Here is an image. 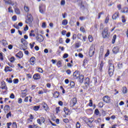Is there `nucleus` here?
<instances>
[{"mask_svg": "<svg viewBox=\"0 0 128 128\" xmlns=\"http://www.w3.org/2000/svg\"><path fill=\"white\" fill-rule=\"evenodd\" d=\"M117 18H118V12H116L112 16V20H116Z\"/></svg>", "mask_w": 128, "mask_h": 128, "instance_id": "obj_20", "label": "nucleus"}, {"mask_svg": "<svg viewBox=\"0 0 128 128\" xmlns=\"http://www.w3.org/2000/svg\"><path fill=\"white\" fill-rule=\"evenodd\" d=\"M73 2L74 4H78V6L80 8H84V1L82 0H74Z\"/></svg>", "mask_w": 128, "mask_h": 128, "instance_id": "obj_2", "label": "nucleus"}, {"mask_svg": "<svg viewBox=\"0 0 128 128\" xmlns=\"http://www.w3.org/2000/svg\"><path fill=\"white\" fill-rule=\"evenodd\" d=\"M99 112H100V111H98V109H96L94 110V114H96V116H98Z\"/></svg>", "mask_w": 128, "mask_h": 128, "instance_id": "obj_47", "label": "nucleus"}, {"mask_svg": "<svg viewBox=\"0 0 128 128\" xmlns=\"http://www.w3.org/2000/svg\"><path fill=\"white\" fill-rule=\"evenodd\" d=\"M4 2L5 4H12V6H15V8H16V6H18V2H14L12 0H4Z\"/></svg>", "mask_w": 128, "mask_h": 128, "instance_id": "obj_4", "label": "nucleus"}, {"mask_svg": "<svg viewBox=\"0 0 128 128\" xmlns=\"http://www.w3.org/2000/svg\"><path fill=\"white\" fill-rule=\"evenodd\" d=\"M33 78L35 80H40V75L38 74H36L33 76Z\"/></svg>", "mask_w": 128, "mask_h": 128, "instance_id": "obj_17", "label": "nucleus"}, {"mask_svg": "<svg viewBox=\"0 0 128 128\" xmlns=\"http://www.w3.org/2000/svg\"><path fill=\"white\" fill-rule=\"evenodd\" d=\"M70 86L71 88H74V82H71L70 83Z\"/></svg>", "mask_w": 128, "mask_h": 128, "instance_id": "obj_45", "label": "nucleus"}, {"mask_svg": "<svg viewBox=\"0 0 128 128\" xmlns=\"http://www.w3.org/2000/svg\"><path fill=\"white\" fill-rule=\"evenodd\" d=\"M12 128H16V122H13L12 124Z\"/></svg>", "mask_w": 128, "mask_h": 128, "instance_id": "obj_44", "label": "nucleus"}, {"mask_svg": "<svg viewBox=\"0 0 128 128\" xmlns=\"http://www.w3.org/2000/svg\"><path fill=\"white\" fill-rule=\"evenodd\" d=\"M2 44H3V46H8V42L5 40H2Z\"/></svg>", "mask_w": 128, "mask_h": 128, "instance_id": "obj_28", "label": "nucleus"}, {"mask_svg": "<svg viewBox=\"0 0 128 128\" xmlns=\"http://www.w3.org/2000/svg\"><path fill=\"white\" fill-rule=\"evenodd\" d=\"M24 102H28V96H26L24 100Z\"/></svg>", "mask_w": 128, "mask_h": 128, "instance_id": "obj_59", "label": "nucleus"}, {"mask_svg": "<svg viewBox=\"0 0 128 128\" xmlns=\"http://www.w3.org/2000/svg\"><path fill=\"white\" fill-rule=\"evenodd\" d=\"M88 106H92V100H90V102L88 104Z\"/></svg>", "mask_w": 128, "mask_h": 128, "instance_id": "obj_52", "label": "nucleus"}, {"mask_svg": "<svg viewBox=\"0 0 128 128\" xmlns=\"http://www.w3.org/2000/svg\"><path fill=\"white\" fill-rule=\"evenodd\" d=\"M84 84L86 86H88L90 84V78H86Z\"/></svg>", "mask_w": 128, "mask_h": 128, "instance_id": "obj_24", "label": "nucleus"}, {"mask_svg": "<svg viewBox=\"0 0 128 128\" xmlns=\"http://www.w3.org/2000/svg\"><path fill=\"white\" fill-rule=\"evenodd\" d=\"M77 102H78V100H76V98H72L70 101V106H72V108L73 106H76V104Z\"/></svg>", "mask_w": 128, "mask_h": 128, "instance_id": "obj_6", "label": "nucleus"}, {"mask_svg": "<svg viewBox=\"0 0 128 128\" xmlns=\"http://www.w3.org/2000/svg\"><path fill=\"white\" fill-rule=\"evenodd\" d=\"M40 106H34L33 110H34L37 112V110H40Z\"/></svg>", "mask_w": 128, "mask_h": 128, "instance_id": "obj_27", "label": "nucleus"}, {"mask_svg": "<svg viewBox=\"0 0 128 128\" xmlns=\"http://www.w3.org/2000/svg\"><path fill=\"white\" fill-rule=\"evenodd\" d=\"M84 75H80L79 76V82H80V84H82L84 82Z\"/></svg>", "mask_w": 128, "mask_h": 128, "instance_id": "obj_23", "label": "nucleus"}, {"mask_svg": "<svg viewBox=\"0 0 128 128\" xmlns=\"http://www.w3.org/2000/svg\"><path fill=\"white\" fill-rule=\"evenodd\" d=\"M58 112H60V107L56 108V113L58 114Z\"/></svg>", "mask_w": 128, "mask_h": 128, "instance_id": "obj_62", "label": "nucleus"}, {"mask_svg": "<svg viewBox=\"0 0 128 128\" xmlns=\"http://www.w3.org/2000/svg\"><path fill=\"white\" fill-rule=\"evenodd\" d=\"M68 54H64V56H63L64 58H68Z\"/></svg>", "mask_w": 128, "mask_h": 128, "instance_id": "obj_51", "label": "nucleus"}, {"mask_svg": "<svg viewBox=\"0 0 128 128\" xmlns=\"http://www.w3.org/2000/svg\"><path fill=\"white\" fill-rule=\"evenodd\" d=\"M36 40L39 42H44V36H42V34L38 35L36 38Z\"/></svg>", "mask_w": 128, "mask_h": 128, "instance_id": "obj_11", "label": "nucleus"}, {"mask_svg": "<svg viewBox=\"0 0 128 128\" xmlns=\"http://www.w3.org/2000/svg\"><path fill=\"white\" fill-rule=\"evenodd\" d=\"M10 98H14V94H11L10 96Z\"/></svg>", "mask_w": 128, "mask_h": 128, "instance_id": "obj_61", "label": "nucleus"}, {"mask_svg": "<svg viewBox=\"0 0 128 128\" xmlns=\"http://www.w3.org/2000/svg\"><path fill=\"white\" fill-rule=\"evenodd\" d=\"M4 72H12V68L8 66L6 67H5Z\"/></svg>", "mask_w": 128, "mask_h": 128, "instance_id": "obj_22", "label": "nucleus"}, {"mask_svg": "<svg viewBox=\"0 0 128 128\" xmlns=\"http://www.w3.org/2000/svg\"><path fill=\"white\" fill-rule=\"evenodd\" d=\"M104 66V62H102L100 66V70H102V68Z\"/></svg>", "mask_w": 128, "mask_h": 128, "instance_id": "obj_37", "label": "nucleus"}, {"mask_svg": "<svg viewBox=\"0 0 128 128\" xmlns=\"http://www.w3.org/2000/svg\"><path fill=\"white\" fill-rule=\"evenodd\" d=\"M116 35L114 34L113 36V38L112 40V44H114L115 42H116Z\"/></svg>", "mask_w": 128, "mask_h": 128, "instance_id": "obj_32", "label": "nucleus"}, {"mask_svg": "<svg viewBox=\"0 0 128 128\" xmlns=\"http://www.w3.org/2000/svg\"><path fill=\"white\" fill-rule=\"evenodd\" d=\"M94 119L92 118H91L88 120L87 124L90 128H92V122H94Z\"/></svg>", "mask_w": 128, "mask_h": 128, "instance_id": "obj_8", "label": "nucleus"}, {"mask_svg": "<svg viewBox=\"0 0 128 128\" xmlns=\"http://www.w3.org/2000/svg\"><path fill=\"white\" fill-rule=\"evenodd\" d=\"M18 104H22V98H19L18 99Z\"/></svg>", "mask_w": 128, "mask_h": 128, "instance_id": "obj_58", "label": "nucleus"}, {"mask_svg": "<svg viewBox=\"0 0 128 128\" xmlns=\"http://www.w3.org/2000/svg\"><path fill=\"white\" fill-rule=\"evenodd\" d=\"M122 22H126V18H124V16H122Z\"/></svg>", "mask_w": 128, "mask_h": 128, "instance_id": "obj_64", "label": "nucleus"}, {"mask_svg": "<svg viewBox=\"0 0 128 128\" xmlns=\"http://www.w3.org/2000/svg\"><path fill=\"white\" fill-rule=\"evenodd\" d=\"M66 72L68 74H72V71L70 70H66Z\"/></svg>", "mask_w": 128, "mask_h": 128, "instance_id": "obj_57", "label": "nucleus"}, {"mask_svg": "<svg viewBox=\"0 0 128 128\" xmlns=\"http://www.w3.org/2000/svg\"><path fill=\"white\" fill-rule=\"evenodd\" d=\"M12 20H14V22H16V16H14L12 17Z\"/></svg>", "mask_w": 128, "mask_h": 128, "instance_id": "obj_54", "label": "nucleus"}, {"mask_svg": "<svg viewBox=\"0 0 128 128\" xmlns=\"http://www.w3.org/2000/svg\"><path fill=\"white\" fill-rule=\"evenodd\" d=\"M58 96H60V93L58 92H54V94H53V96L55 98H58Z\"/></svg>", "mask_w": 128, "mask_h": 128, "instance_id": "obj_25", "label": "nucleus"}, {"mask_svg": "<svg viewBox=\"0 0 128 128\" xmlns=\"http://www.w3.org/2000/svg\"><path fill=\"white\" fill-rule=\"evenodd\" d=\"M24 30L26 32V30H28V25L26 26V27L24 28Z\"/></svg>", "mask_w": 128, "mask_h": 128, "instance_id": "obj_56", "label": "nucleus"}, {"mask_svg": "<svg viewBox=\"0 0 128 128\" xmlns=\"http://www.w3.org/2000/svg\"><path fill=\"white\" fill-rule=\"evenodd\" d=\"M27 90H28L26 89H25L24 90L22 91V95H21L22 98H24V96H26Z\"/></svg>", "mask_w": 128, "mask_h": 128, "instance_id": "obj_21", "label": "nucleus"}, {"mask_svg": "<svg viewBox=\"0 0 128 128\" xmlns=\"http://www.w3.org/2000/svg\"><path fill=\"white\" fill-rule=\"evenodd\" d=\"M41 106H42V108H44V110H48V104H46V102H42L41 104Z\"/></svg>", "mask_w": 128, "mask_h": 128, "instance_id": "obj_15", "label": "nucleus"}, {"mask_svg": "<svg viewBox=\"0 0 128 128\" xmlns=\"http://www.w3.org/2000/svg\"><path fill=\"white\" fill-rule=\"evenodd\" d=\"M80 32H85L86 30H84V26H81L80 28Z\"/></svg>", "mask_w": 128, "mask_h": 128, "instance_id": "obj_46", "label": "nucleus"}, {"mask_svg": "<svg viewBox=\"0 0 128 128\" xmlns=\"http://www.w3.org/2000/svg\"><path fill=\"white\" fill-rule=\"evenodd\" d=\"M40 121H41V123H44V122H46V119H44V117H42L40 119Z\"/></svg>", "mask_w": 128, "mask_h": 128, "instance_id": "obj_49", "label": "nucleus"}, {"mask_svg": "<svg viewBox=\"0 0 128 128\" xmlns=\"http://www.w3.org/2000/svg\"><path fill=\"white\" fill-rule=\"evenodd\" d=\"M16 56L18 58H22L24 56V54H22V52L21 51H20L18 53H17L16 54Z\"/></svg>", "mask_w": 128, "mask_h": 128, "instance_id": "obj_16", "label": "nucleus"}, {"mask_svg": "<svg viewBox=\"0 0 128 128\" xmlns=\"http://www.w3.org/2000/svg\"><path fill=\"white\" fill-rule=\"evenodd\" d=\"M34 44H36V43L34 42H32V44H30V48H33L34 46Z\"/></svg>", "mask_w": 128, "mask_h": 128, "instance_id": "obj_48", "label": "nucleus"}, {"mask_svg": "<svg viewBox=\"0 0 128 128\" xmlns=\"http://www.w3.org/2000/svg\"><path fill=\"white\" fill-rule=\"evenodd\" d=\"M10 110V106L8 105H6L4 107V111H8Z\"/></svg>", "mask_w": 128, "mask_h": 128, "instance_id": "obj_26", "label": "nucleus"}, {"mask_svg": "<svg viewBox=\"0 0 128 128\" xmlns=\"http://www.w3.org/2000/svg\"><path fill=\"white\" fill-rule=\"evenodd\" d=\"M107 68L110 76H112L114 74V66L112 64H109Z\"/></svg>", "mask_w": 128, "mask_h": 128, "instance_id": "obj_1", "label": "nucleus"}, {"mask_svg": "<svg viewBox=\"0 0 128 128\" xmlns=\"http://www.w3.org/2000/svg\"><path fill=\"white\" fill-rule=\"evenodd\" d=\"M0 60H4V56H2V52L0 53Z\"/></svg>", "mask_w": 128, "mask_h": 128, "instance_id": "obj_53", "label": "nucleus"}, {"mask_svg": "<svg viewBox=\"0 0 128 128\" xmlns=\"http://www.w3.org/2000/svg\"><path fill=\"white\" fill-rule=\"evenodd\" d=\"M37 122L38 124H42V122L40 121V119L37 120Z\"/></svg>", "mask_w": 128, "mask_h": 128, "instance_id": "obj_63", "label": "nucleus"}, {"mask_svg": "<svg viewBox=\"0 0 128 128\" xmlns=\"http://www.w3.org/2000/svg\"><path fill=\"white\" fill-rule=\"evenodd\" d=\"M15 60L16 59H14V57L12 56L10 59V62H14Z\"/></svg>", "mask_w": 128, "mask_h": 128, "instance_id": "obj_43", "label": "nucleus"}, {"mask_svg": "<svg viewBox=\"0 0 128 128\" xmlns=\"http://www.w3.org/2000/svg\"><path fill=\"white\" fill-rule=\"evenodd\" d=\"M38 72H40V74H42L44 70H42V68H38Z\"/></svg>", "mask_w": 128, "mask_h": 128, "instance_id": "obj_40", "label": "nucleus"}, {"mask_svg": "<svg viewBox=\"0 0 128 128\" xmlns=\"http://www.w3.org/2000/svg\"><path fill=\"white\" fill-rule=\"evenodd\" d=\"M63 121L65 122V124H68V122L69 120L68 118L64 119Z\"/></svg>", "mask_w": 128, "mask_h": 128, "instance_id": "obj_55", "label": "nucleus"}, {"mask_svg": "<svg viewBox=\"0 0 128 128\" xmlns=\"http://www.w3.org/2000/svg\"><path fill=\"white\" fill-rule=\"evenodd\" d=\"M61 6H64L66 4V0H62L60 2Z\"/></svg>", "mask_w": 128, "mask_h": 128, "instance_id": "obj_50", "label": "nucleus"}, {"mask_svg": "<svg viewBox=\"0 0 128 128\" xmlns=\"http://www.w3.org/2000/svg\"><path fill=\"white\" fill-rule=\"evenodd\" d=\"M102 100L104 102H106V104H109L110 102V98L107 96L103 97Z\"/></svg>", "mask_w": 128, "mask_h": 128, "instance_id": "obj_10", "label": "nucleus"}, {"mask_svg": "<svg viewBox=\"0 0 128 128\" xmlns=\"http://www.w3.org/2000/svg\"><path fill=\"white\" fill-rule=\"evenodd\" d=\"M102 34L104 38H108L110 36V34H108V28L106 27L104 28Z\"/></svg>", "mask_w": 128, "mask_h": 128, "instance_id": "obj_3", "label": "nucleus"}, {"mask_svg": "<svg viewBox=\"0 0 128 128\" xmlns=\"http://www.w3.org/2000/svg\"><path fill=\"white\" fill-rule=\"evenodd\" d=\"M76 128H80V124L78 122L76 124Z\"/></svg>", "mask_w": 128, "mask_h": 128, "instance_id": "obj_41", "label": "nucleus"}, {"mask_svg": "<svg viewBox=\"0 0 128 128\" xmlns=\"http://www.w3.org/2000/svg\"><path fill=\"white\" fill-rule=\"evenodd\" d=\"M24 10L26 12H30V8L26 6H24Z\"/></svg>", "mask_w": 128, "mask_h": 128, "instance_id": "obj_29", "label": "nucleus"}, {"mask_svg": "<svg viewBox=\"0 0 128 128\" xmlns=\"http://www.w3.org/2000/svg\"><path fill=\"white\" fill-rule=\"evenodd\" d=\"M64 112L66 114V116H68V109L66 108H64Z\"/></svg>", "mask_w": 128, "mask_h": 128, "instance_id": "obj_34", "label": "nucleus"}, {"mask_svg": "<svg viewBox=\"0 0 128 128\" xmlns=\"http://www.w3.org/2000/svg\"><path fill=\"white\" fill-rule=\"evenodd\" d=\"M80 76V72H74L73 77L74 80H76Z\"/></svg>", "mask_w": 128, "mask_h": 128, "instance_id": "obj_14", "label": "nucleus"}, {"mask_svg": "<svg viewBox=\"0 0 128 128\" xmlns=\"http://www.w3.org/2000/svg\"><path fill=\"white\" fill-rule=\"evenodd\" d=\"M120 50L118 49V46L114 47L112 49V52L114 54H118V52Z\"/></svg>", "mask_w": 128, "mask_h": 128, "instance_id": "obj_19", "label": "nucleus"}, {"mask_svg": "<svg viewBox=\"0 0 128 128\" xmlns=\"http://www.w3.org/2000/svg\"><path fill=\"white\" fill-rule=\"evenodd\" d=\"M0 88H2V90H8V87L6 86L4 82H1V86Z\"/></svg>", "mask_w": 128, "mask_h": 128, "instance_id": "obj_12", "label": "nucleus"}, {"mask_svg": "<svg viewBox=\"0 0 128 128\" xmlns=\"http://www.w3.org/2000/svg\"><path fill=\"white\" fill-rule=\"evenodd\" d=\"M32 22V16H30L28 17V18L26 20V23L28 24H30Z\"/></svg>", "mask_w": 128, "mask_h": 128, "instance_id": "obj_9", "label": "nucleus"}, {"mask_svg": "<svg viewBox=\"0 0 128 128\" xmlns=\"http://www.w3.org/2000/svg\"><path fill=\"white\" fill-rule=\"evenodd\" d=\"M56 66L58 68H60L62 66V62L60 61H58L56 64Z\"/></svg>", "mask_w": 128, "mask_h": 128, "instance_id": "obj_38", "label": "nucleus"}, {"mask_svg": "<svg viewBox=\"0 0 128 128\" xmlns=\"http://www.w3.org/2000/svg\"><path fill=\"white\" fill-rule=\"evenodd\" d=\"M39 12L40 14H44L46 12V6L41 4L39 6Z\"/></svg>", "mask_w": 128, "mask_h": 128, "instance_id": "obj_7", "label": "nucleus"}, {"mask_svg": "<svg viewBox=\"0 0 128 128\" xmlns=\"http://www.w3.org/2000/svg\"><path fill=\"white\" fill-rule=\"evenodd\" d=\"M108 20H110V16H107L106 20H105V21H104V22L105 24H108Z\"/></svg>", "mask_w": 128, "mask_h": 128, "instance_id": "obj_35", "label": "nucleus"}, {"mask_svg": "<svg viewBox=\"0 0 128 128\" xmlns=\"http://www.w3.org/2000/svg\"><path fill=\"white\" fill-rule=\"evenodd\" d=\"M13 82L14 84H18V79H14Z\"/></svg>", "mask_w": 128, "mask_h": 128, "instance_id": "obj_60", "label": "nucleus"}, {"mask_svg": "<svg viewBox=\"0 0 128 128\" xmlns=\"http://www.w3.org/2000/svg\"><path fill=\"white\" fill-rule=\"evenodd\" d=\"M88 40L90 42H92L93 40V38H92V36L90 35H89L88 36Z\"/></svg>", "mask_w": 128, "mask_h": 128, "instance_id": "obj_42", "label": "nucleus"}, {"mask_svg": "<svg viewBox=\"0 0 128 128\" xmlns=\"http://www.w3.org/2000/svg\"><path fill=\"white\" fill-rule=\"evenodd\" d=\"M6 82H8L9 84H12V78H6Z\"/></svg>", "mask_w": 128, "mask_h": 128, "instance_id": "obj_36", "label": "nucleus"}, {"mask_svg": "<svg viewBox=\"0 0 128 128\" xmlns=\"http://www.w3.org/2000/svg\"><path fill=\"white\" fill-rule=\"evenodd\" d=\"M8 12H12V14L14 13V10H12V6H10L8 8Z\"/></svg>", "mask_w": 128, "mask_h": 128, "instance_id": "obj_31", "label": "nucleus"}, {"mask_svg": "<svg viewBox=\"0 0 128 128\" xmlns=\"http://www.w3.org/2000/svg\"><path fill=\"white\" fill-rule=\"evenodd\" d=\"M122 92L123 94H126L128 92V89L126 88V87H123Z\"/></svg>", "mask_w": 128, "mask_h": 128, "instance_id": "obj_33", "label": "nucleus"}, {"mask_svg": "<svg viewBox=\"0 0 128 128\" xmlns=\"http://www.w3.org/2000/svg\"><path fill=\"white\" fill-rule=\"evenodd\" d=\"M14 12H16V14H20V10H19L18 8V6H14Z\"/></svg>", "mask_w": 128, "mask_h": 128, "instance_id": "obj_18", "label": "nucleus"}, {"mask_svg": "<svg viewBox=\"0 0 128 128\" xmlns=\"http://www.w3.org/2000/svg\"><path fill=\"white\" fill-rule=\"evenodd\" d=\"M96 50V48H94V46H91L90 50H89V56L92 57V56L94 54V52Z\"/></svg>", "mask_w": 128, "mask_h": 128, "instance_id": "obj_5", "label": "nucleus"}, {"mask_svg": "<svg viewBox=\"0 0 128 128\" xmlns=\"http://www.w3.org/2000/svg\"><path fill=\"white\" fill-rule=\"evenodd\" d=\"M10 116H12V112H10L8 113L6 115V117L7 118H8Z\"/></svg>", "mask_w": 128, "mask_h": 128, "instance_id": "obj_39", "label": "nucleus"}, {"mask_svg": "<svg viewBox=\"0 0 128 128\" xmlns=\"http://www.w3.org/2000/svg\"><path fill=\"white\" fill-rule=\"evenodd\" d=\"M62 26H66L68 24V20H64L62 22Z\"/></svg>", "mask_w": 128, "mask_h": 128, "instance_id": "obj_30", "label": "nucleus"}, {"mask_svg": "<svg viewBox=\"0 0 128 128\" xmlns=\"http://www.w3.org/2000/svg\"><path fill=\"white\" fill-rule=\"evenodd\" d=\"M30 62L32 66H34L36 64V58L34 56L32 57L30 60Z\"/></svg>", "mask_w": 128, "mask_h": 128, "instance_id": "obj_13", "label": "nucleus"}]
</instances>
